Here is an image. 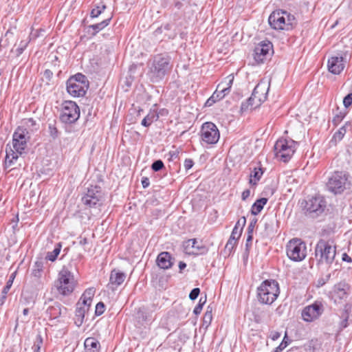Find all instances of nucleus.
Returning <instances> with one entry per match:
<instances>
[{
  "label": "nucleus",
  "instance_id": "1",
  "mask_svg": "<svg viewBox=\"0 0 352 352\" xmlns=\"http://www.w3.org/2000/svg\"><path fill=\"white\" fill-rule=\"evenodd\" d=\"M30 137L26 129L18 127L12 135V148L6 150L5 166L10 167L19 158V156L24 153Z\"/></svg>",
  "mask_w": 352,
  "mask_h": 352
},
{
  "label": "nucleus",
  "instance_id": "2",
  "mask_svg": "<svg viewBox=\"0 0 352 352\" xmlns=\"http://www.w3.org/2000/svg\"><path fill=\"white\" fill-rule=\"evenodd\" d=\"M336 255V245L331 239H320L315 247V258L318 265L329 268Z\"/></svg>",
  "mask_w": 352,
  "mask_h": 352
},
{
  "label": "nucleus",
  "instance_id": "3",
  "mask_svg": "<svg viewBox=\"0 0 352 352\" xmlns=\"http://www.w3.org/2000/svg\"><path fill=\"white\" fill-rule=\"evenodd\" d=\"M78 280L73 272L66 267L59 271L56 279L54 283V289L61 296H68L76 289Z\"/></svg>",
  "mask_w": 352,
  "mask_h": 352
},
{
  "label": "nucleus",
  "instance_id": "4",
  "mask_svg": "<svg viewBox=\"0 0 352 352\" xmlns=\"http://www.w3.org/2000/svg\"><path fill=\"white\" fill-rule=\"evenodd\" d=\"M270 89V82L262 80L255 87L251 96L243 102L241 107L242 112L252 111L259 107L264 102Z\"/></svg>",
  "mask_w": 352,
  "mask_h": 352
},
{
  "label": "nucleus",
  "instance_id": "5",
  "mask_svg": "<svg viewBox=\"0 0 352 352\" xmlns=\"http://www.w3.org/2000/svg\"><path fill=\"white\" fill-rule=\"evenodd\" d=\"M256 294L260 303L272 305L279 296V285L274 280H265L257 287Z\"/></svg>",
  "mask_w": 352,
  "mask_h": 352
},
{
  "label": "nucleus",
  "instance_id": "6",
  "mask_svg": "<svg viewBox=\"0 0 352 352\" xmlns=\"http://www.w3.org/2000/svg\"><path fill=\"white\" fill-rule=\"evenodd\" d=\"M294 16L290 13L283 10L273 11L268 19L270 27L278 31H289L293 29L294 25Z\"/></svg>",
  "mask_w": 352,
  "mask_h": 352
},
{
  "label": "nucleus",
  "instance_id": "7",
  "mask_svg": "<svg viewBox=\"0 0 352 352\" xmlns=\"http://www.w3.org/2000/svg\"><path fill=\"white\" fill-rule=\"evenodd\" d=\"M66 84L68 94L74 98L84 96L89 86L87 77L80 73L71 76Z\"/></svg>",
  "mask_w": 352,
  "mask_h": 352
},
{
  "label": "nucleus",
  "instance_id": "8",
  "mask_svg": "<svg viewBox=\"0 0 352 352\" xmlns=\"http://www.w3.org/2000/svg\"><path fill=\"white\" fill-rule=\"evenodd\" d=\"M297 148V142L292 139L280 138L274 146L276 157L283 162H289Z\"/></svg>",
  "mask_w": 352,
  "mask_h": 352
},
{
  "label": "nucleus",
  "instance_id": "9",
  "mask_svg": "<svg viewBox=\"0 0 352 352\" xmlns=\"http://www.w3.org/2000/svg\"><path fill=\"white\" fill-rule=\"evenodd\" d=\"M307 245L304 241L300 239H291L287 246V255L289 259L299 262L302 261L307 256Z\"/></svg>",
  "mask_w": 352,
  "mask_h": 352
},
{
  "label": "nucleus",
  "instance_id": "10",
  "mask_svg": "<svg viewBox=\"0 0 352 352\" xmlns=\"http://www.w3.org/2000/svg\"><path fill=\"white\" fill-rule=\"evenodd\" d=\"M171 69L170 56L160 54L154 57L150 72L153 76L162 78Z\"/></svg>",
  "mask_w": 352,
  "mask_h": 352
},
{
  "label": "nucleus",
  "instance_id": "11",
  "mask_svg": "<svg viewBox=\"0 0 352 352\" xmlns=\"http://www.w3.org/2000/svg\"><path fill=\"white\" fill-rule=\"evenodd\" d=\"M80 117V108L72 100L64 101L61 104L60 119L65 123H74Z\"/></svg>",
  "mask_w": 352,
  "mask_h": 352
},
{
  "label": "nucleus",
  "instance_id": "12",
  "mask_svg": "<svg viewBox=\"0 0 352 352\" xmlns=\"http://www.w3.org/2000/svg\"><path fill=\"white\" fill-rule=\"evenodd\" d=\"M201 140L207 144H216L220 137L217 126L210 122L203 124L200 132Z\"/></svg>",
  "mask_w": 352,
  "mask_h": 352
},
{
  "label": "nucleus",
  "instance_id": "13",
  "mask_svg": "<svg viewBox=\"0 0 352 352\" xmlns=\"http://www.w3.org/2000/svg\"><path fill=\"white\" fill-rule=\"evenodd\" d=\"M324 311L323 305L320 302H315L312 305L306 306L302 311V318L306 322H313L317 320Z\"/></svg>",
  "mask_w": 352,
  "mask_h": 352
},
{
  "label": "nucleus",
  "instance_id": "14",
  "mask_svg": "<svg viewBox=\"0 0 352 352\" xmlns=\"http://www.w3.org/2000/svg\"><path fill=\"white\" fill-rule=\"evenodd\" d=\"M347 179L348 177L345 173L335 172L328 183L330 190L336 194L343 192Z\"/></svg>",
  "mask_w": 352,
  "mask_h": 352
},
{
  "label": "nucleus",
  "instance_id": "15",
  "mask_svg": "<svg viewBox=\"0 0 352 352\" xmlns=\"http://www.w3.org/2000/svg\"><path fill=\"white\" fill-rule=\"evenodd\" d=\"M184 252L188 255H201L208 252V248L201 241H197L195 239L186 241L184 245Z\"/></svg>",
  "mask_w": 352,
  "mask_h": 352
},
{
  "label": "nucleus",
  "instance_id": "16",
  "mask_svg": "<svg viewBox=\"0 0 352 352\" xmlns=\"http://www.w3.org/2000/svg\"><path fill=\"white\" fill-rule=\"evenodd\" d=\"M345 65V58L342 55L331 56L327 63L328 71L334 75L340 74L344 69Z\"/></svg>",
  "mask_w": 352,
  "mask_h": 352
},
{
  "label": "nucleus",
  "instance_id": "17",
  "mask_svg": "<svg viewBox=\"0 0 352 352\" xmlns=\"http://www.w3.org/2000/svg\"><path fill=\"white\" fill-rule=\"evenodd\" d=\"M245 222V218L243 217L236 223L231 235L226 245V248L232 250L237 245L238 240L241 236Z\"/></svg>",
  "mask_w": 352,
  "mask_h": 352
},
{
  "label": "nucleus",
  "instance_id": "18",
  "mask_svg": "<svg viewBox=\"0 0 352 352\" xmlns=\"http://www.w3.org/2000/svg\"><path fill=\"white\" fill-rule=\"evenodd\" d=\"M271 52H272V43L261 42L255 47L254 58L257 63H262Z\"/></svg>",
  "mask_w": 352,
  "mask_h": 352
},
{
  "label": "nucleus",
  "instance_id": "19",
  "mask_svg": "<svg viewBox=\"0 0 352 352\" xmlns=\"http://www.w3.org/2000/svg\"><path fill=\"white\" fill-rule=\"evenodd\" d=\"M324 206V201L322 197H314L305 201L304 209L307 212L311 213L322 211Z\"/></svg>",
  "mask_w": 352,
  "mask_h": 352
},
{
  "label": "nucleus",
  "instance_id": "20",
  "mask_svg": "<svg viewBox=\"0 0 352 352\" xmlns=\"http://www.w3.org/2000/svg\"><path fill=\"white\" fill-rule=\"evenodd\" d=\"M349 287L344 283L336 285L331 292V298L336 303H340L347 298V290Z\"/></svg>",
  "mask_w": 352,
  "mask_h": 352
},
{
  "label": "nucleus",
  "instance_id": "21",
  "mask_svg": "<svg viewBox=\"0 0 352 352\" xmlns=\"http://www.w3.org/2000/svg\"><path fill=\"white\" fill-rule=\"evenodd\" d=\"M126 278V274L119 270H113L111 272L108 286L113 290L122 285Z\"/></svg>",
  "mask_w": 352,
  "mask_h": 352
},
{
  "label": "nucleus",
  "instance_id": "22",
  "mask_svg": "<svg viewBox=\"0 0 352 352\" xmlns=\"http://www.w3.org/2000/svg\"><path fill=\"white\" fill-rule=\"evenodd\" d=\"M95 293L96 289L94 287L86 289L76 305L81 307H85L87 309H89Z\"/></svg>",
  "mask_w": 352,
  "mask_h": 352
},
{
  "label": "nucleus",
  "instance_id": "23",
  "mask_svg": "<svg viewBox=\"0 0 352 352\" xmlns=\"http://www.w3.org/2000/svg\"><path fill=\"white\" fill-rule=\"evenodd\" d=\"M156 262L159 267L163 270H168L173 265V258L168 252L160 253L157 257Z\"/></svg>",
  "mask_w": 352,
  "mask_h": 352
},
{
  "label": "nucleus",
  "instance_id": "24",
  "mask_svg": "<svg viewBox=\"0 0 352 352\" xmlns=\"http://www.w3.org/2000/svg\"><path fill=\"white\" fill-rule=\"evenodd\" d=\"M263 173L264 170L260 166L254 167L250 173L249 184L252 186H256L262 177Z\"/></svg>",
  "mask_w": 352,
  "mask_h": 352
},
{
  "label": "nucleus",
  "instance_id": "25",
  "mask_svg": "<svg viewBox=\"0 0 352 352\" xmlns=\"http://www.w3.org/2000/svg\"><path fill=\"white\" fill-rule=\"evenodd\" d=\"M234 76L232 74H229L217 85L218 89L228 94L234 82Z\"/></svg>",
  "mask_w": 352,
  "mask_h": 352
},
{
  "label": "nucleus",
  "instance_id": "26",
  "mask_svg": "<svg viewBox=\"0 0 352 352\" xmlns=\"http://www.w3.org/2000/svg\"><path fill=\"white\" fill-rule=\"evenodd\" d=\"M89 309H87L85 307H81L76 305L74 316V322L78 327L82 325L85 314L89 311Z\"/></svg>",
  "mask_w": 352,
  "mask_h": 352
},
{
  "label": "nucleus",
  "instance_id": "27",
  "mask_svg": "<svg viewBox=\"0 0 352 352\" xmlns=\"http://www.w3.org/2000/svg\"><path fill=\"white\" fill-rule=\"evenodd\" d=\"M84 344L89 352H98L100 348V342L94 338H87Z\"/></svg>",
  "mask_w": 352,
  "mask_h": 352
},
{
  "label": "nucleus",
  "instance_id": "28",
  "mask_svg": "<svg viewBox=\"0 0 352 352\" xmlns=\"http://www.w3.org/2000/svg\"><path fill=\"white\" fill-rule=\"evenodd\" d=\"M99 199L94 195L93 192L88 191V192L82 197V202L85 205L92 207L97 204Z\"/></svg>",
  "mask_w": 352,
  "mask_h": 352
},
{
  "label": "nucleus",
  "instance_id": "29",
  "mask_svg": "<svg viewBox=\"0 0 352 352\" xmlns=\"http://www.w3.org/2000/svg\"><path fill=\"white\" fill-rule=\"evenodd\" d=\"M267 198H261L257 199L252 206L251 212L254 215H257L263 210L264 206L267 204Z\"/></svg>",
  "mask_w": 352,
  "mask_h": 352
},
{
  "label": "nucleus",
  "instance_id": "30",
  "mask_svg": "<svg viewBox=\"0 0 352 352\" xmlns=\"http://www.w3.org/2000/svg\"><path fill=\"white\" fill-rule=\"evenodd\" d=\"M61 248H62L61 243H57L53 251L47 252L45 258L47 261H50L52 262L55 261L60 252Z\"/></svg>",
  "mask_w": 352,
  "mask_h": 352
},
{
  "label": "nucleus",
  "instance_id": "31",
  "mask_svg": "<svg viewBox=\"0 0 352 352\" xmlns=\"http://www.w3.org/2000/svg\"><path fill=\"white\" fill-rule=\"evenodd\" d=\"M158 119V115L155 111L150 112L142 121L144 126H150L155 120Z\"/></svg>",
  "mask_w": 352,
  "mask_h": 352
},
{
  "label": "nucleus",
  "instance_id": "32",
  "mask_svg": "<svg viewBox=\"0 0 352 352\" xmlns=\"http://www.w3.org/2000/svg\"><path fill=\"white\" fill-rule=\"evenodd\" d=\"M111 19V17H109V18L102 21L100 23L92 25L91 26V28L93 30H96V32H98V31L102 30L103 28H104L106 26H107L109 25Z\"/></svg>",
  "mask_w": 352,
  "mask_h": 352
},
{
  "label": "nucleus",
  "instance_id": "33",
  "mask_svg": "<svg viewBox=\"0 0 352 352\" xmlns=\"http://www.w3.org/2000/svg\"><path fill=\"white\" fill-rule=\"evenodd\" d=\"M43 344V338L41 335H37L32 346L33 352H40L41 347Z\"/></svg>",
  "mask_w": 352,
  "mask_h": 352
},
{
  "label": "nucleus",
  "instance_id": "34",
  "mask_svg": "<svg viewBox=\"0 0 352 352\" xmlns=\"http://www.w3.org/2000/svg\"><path fill=\"white\" fill-rule=\"evenodd\" d=\"M346 133V129L344 127L340 128L337 132H336L333 136V140L336 142H339L344 138Z\"/></svg>",
  "mask_w": 352,
  "mask_h": 352
},
{
  "label": "nucleus",
  "instance_id": "35",
  "mask_svg": "<svg viewBox=\"0 0 352 352\" xmlns=\"http://www.w3.org/2000/svg\"><path fill=\"white\" fill-rule=\"evenodd\" d=\"M28 44V41H21L19 46L13 51L16 54V56H20L23 52L24 50L27 47Z\"/></svg>",
  "mask_w": 352,
  "mask_h": 352
},
{
  "label": "nucleus",
  "instance_id": "36",
  "mask_svg": "<svg viewBox=\"0 0 352 352\" xmlns=\"http://www.w3.org/2000/svg\"><path fill=\"white\" fill-rule=\"evenodd\" d=\"M106 8V6L104 5H101L96 6L95 8H94L91 12V17H98Z\"/></svg>",
  "mask_w": 352,
  "mask_h": 352
},
{
  "label": "nucleus",
  "instance_id": "37",
  "mask_svg": "<svg viewBox=\"0 0 352 352\" xmlns=\"http://www.w3.org/2000/svg\"><path fill=\"white\" fill-rule=\"evenodd\" d=\"M206 301V298L204 299H203V298H201L199 299V303L196 305V307H195V309L193 310V313L195 315H198L201 312V310L203 309V305L205 304Z\"/></svg>",
  "mask_w": 352,
  "mask_h": 352
},
{
  "label": "nucleus",
  "instance_id": "38",
  "mask_svg": "<svg viewBox=\"0 0 352 352\" xmlns=\"http://www.w3.org/2000/svg\"><path fill=\"white\" fill-rule=\"evenodd\" d=\"M36 269L32 271V274L34 276H40L41 272L43 270V263L41 261H36L35 263Z\"/></svg>",
  "mask_w": 352,
  "mask_h": 352
},
{
  "label": "nucleus",
  "instance_id": "39",
  "mask_svg": "<svg viewBox=\"0 0 352 352\" xmlns=\"http://www.w3.org/2000/svg\"><path fill=\"white\" fill-rule=\"evenodd\" d=\"M227 94H225L223 91H221L220 89H218V87H217V89L212 94V98H214L217 100V101L223 98Z\"/></svg>",
  "mask_w": 352,
  "mask_h": 352
},
{
  "label": "nucleus",
  "instance_id": "40",
  "mask_svg": "<svg viewBox=\"0 0 352 352\" xmlns=\"http://www.w3.org/2000/svg\"><path fill=\"white\" fill-rule=\"evenodd\" d=\"M105 311V306L102 302H100L96 305L95 314L96 316L102 315Z\"/></svg>",
  "mask_w": 352,
  "mask_h": 352
},
{
  "label": "nucleus",
  "instance_id": "41",
  "mask_svg": "<svg viewBox=\"0 0 352 352\" xmlns=\"http://www.w3.org/2000/svg\"><path fill=\"white\" fill-rule=\"evenodd\" d=\"M212 319V309L210 310L208 309V310L206 311L204 316V322L205 323L210 324Z\"/></svg>",
  "mask_w": 352,
  "mask_h": 352
},
{
  "label": "nucleus",
  "instance_id": "42",
  "mask_svg": "<svg viewBox=\"0 0 352 352\" xmlns=\"http://www.w3.org/2000/svg\"><path fill=\"white\" fill-rule=\"evenodd\" d=\"M352 104V93L346 95L343 99V104L346 108L350 107Z\"/></svg>",
  "mask_w": 352,
  "mask_h": 352
},
{
  "label": "nucleus",
  "instance_id": "43",
  "mask_svg": "<svg viewBox=\"0 0 352 352\" xmlns=\"http://www.w3.org/2000/svg\"><path fill=\"white\" fill-rule=\"evenodd\" d=\"M164 167V163L161 160H157L152 164V169L155 171H158Z\"/></svg>",
  "mask_w": 352,
  "mask_h": 352
},
{
  "label": "nucleus",
  "instance_id": "44",
  "mask_svg": "<svg viewBox=\"0 0 352 352\" xmlns=\"http://www.w3.org/2000/svg\"><path fill=\"white\" fill-rule=\"evenodd\" d=\"M12 285V283L11 281H7L6 285L3 287V289L2 290V298H6V296H7L10 289L11 288Z\"/></svg>",
  "mask_w": 352,
  "mask_h": 352
},
{
  "label": "nucleus",
  "instance_id": "45",
  "mask_svg": "<svg viewBox=\"0 0 352 352\" xmlns=\"http://www.w3.org/2000/svg\"><path fill=\"white\" fill-rule=\"evenodd\" d=\"M199 293H200V289H199V288H195V289H193L190 292V294H189V298H190L191 300H195V299L198 297V296H199Z\"/></svg>",
  "mask_w": 352,
  "mask_h": 352
},
{
  "label": "nucleus",
  "instance_id": "46",
  "mask_svg": "<svg viewBox=\"0 0 352 352\" xmlns=\"http://www.w3.org/2000/svg\"><path fill=\"white\" fill-rule=\"evenodd\" d=\"M194 165V162L192 159H186L184 162V166L186 170L190 169Z\"/></svg>",
  "mask_w": 352,
  "mask_h": 352
},
{
  "label": "nucleus",
  "instance_id": "47",
  "mask_svg": "<svg viewBox=\"0 0 352 352\" xmlns=\"http://www.w3.org/2000/svg\"><path fill=\"white\" fill-rule=\"evenodd\" d=\"M343 118V115H337L333 117V122H334L335 124H338L342 120Z\"/></svg>",
  "mask_w": 352,
  "mask_h": 352
},
{
  "label": "nucleus",
  "instance_id": "48",
  "mask_svg": "<svg viewBox=\"0 0 352 352\" xmlns=\"http://www.w3.org/2000/svg\"><path fill=\"white\" fill-rule=\"evenodd\" d=\"M250 195V190L247 189L243 191L241 198L243 201L246 200Z\"/></svg>",
  "mask_w": 352,
  "mask_h": 352
},
{
  "label": "nucleus",
  "instance_id": "49",
  "mask_svg": "<svg viewBox=\"0 0 352 352\" xmlns=\"http://www.w3.org/2000/svg\"><path fill=\"white\" fill-rule=\"evenodd\" d=\"M142 185L144 188H147L150 185L149 179L147 177H142Z\"/></svg>",
  "mask_w": 352,
  "mask_h": 352
},
{
  "label": "nucleus",
  "instance_id": "50",
  "mask_svg": "<svg viewBox=\"0 0 352 352\" xmlns=\"http://www.w3.org/2000/svg\"><path fill=\"white\" fill-rule=\"evenodd\" d=\"M217 102V100L214 98H212V96H211L206 101V106H212L214 103Z\"/></svg>",
  "mask_w": 352,
  "mask_h": 352
},
{
  "label": "nucleus",
  "instance_id": "51",
  "mask_svg": "<svg viewBox=\"0 0 352 352\" xmlns=\"http://www.w3.org/2000/svg\"><path fill=\"white\" fill-rule=\"evenodd\" d=\"M49 128L50 129L51 134L54 136L56 135L57 132H58L56 128L52 125H50Z\"/></svg>",
  "mask_w": 352,
  "mask_h": 352
},
{
  "label": "nucleus",
  "instance_id": "52",
  "mask_svg": "<svg viewBox=\"0 0 352 352\" xmlns=\"http://www.w3.org/2000/svg\"><path fill=\"white\" fill-rule=\"evenodd\" d=\"M271 336H272V339L275 340L280 338V334L278 332L275 331V332L272 333Z\"/></svg>",
  "mask_w": 352,
  "mask_h": 352
},
{
  "label": "nucleus",
  "instance_id": "53",
  "mask_svg": "<svg viewBox=\"0 0 352 352\" xmlns=\"http://www.w3.org/2000/svg\"><path fill=\"white\" fill-rule=\"evenodd\" d=\"M16 271L12 273V274L10 275L9 280L8 281H11L12 283L13 284V282H14V278H16Z\"/></svg>",
  "mask_w": 352,
  "mask_h": 352
},
{
  "label": "nucleus",
  "instance_id": "54",
  "mask_svg": "<svg viewBox=\"0 0 352 352\" xmlns=\"http://www.w3.org/2000/svg\"><path fill=\"white\" fill-rule=\"evenodd\" d=\"M186 267V264L184 262L180 261L179 263V268L180 270V272H182Z\"/></svg>",
  "mask_w": 352,
  "mask_h": 352
},
{
  "label": "nucleus",
  "instance_id": "55",
  "mask_svg": "<svg viewBox=\"0 0 352 352\" xmlns=\"http://www.w3.org/2000/svg\"><path fill=\"white\" fill-rule=\"evenodd\" d=\"M28 312H29V310H28V308L24 309H23V315H25V316L28 315Z\"/></svg>",
  "mask_w": 352,
  "mask_h": 352
},
{
  "label": "nucleus",
  "instance_id": "56",
  "mask_svg": "<svg viewBox=\"0 0 352 352\" xmlns=\"http://www.w3.org/2000/svg\"><path fill=\"white\" fill-rule=\"evenodd\" d=\"M252 239V236L251 234H249L248 236V239H247V241H250Z\"/></svg>",
  "mask_w": 352,
  "mask_h": 352
}]
</instances>
